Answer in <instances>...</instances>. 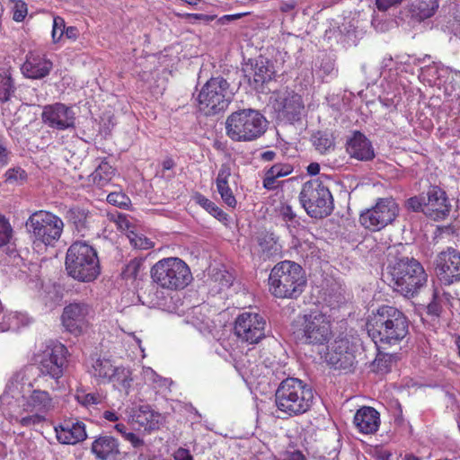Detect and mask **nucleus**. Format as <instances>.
<instances>
[{
	"mask_svg": "<svg viewBox=\"0 0 460 460\" xmlns=\"http://www.w3.org/2000/svg\"><path fill=\"white\" fill-rule=\"evenodd\" d=\"M31 370L24 367L15 372L0 396L3 413L25 428L44 422L58 407L57 396L36 387L30 380Z\"/></svg>",
	"mask_w": 460,
	"mask_h": 460,
	"instance_id": "f257e3e1",
	"label": "nucleus"
},
{
	"mask_svg": "<svg viewBox=\"0 0 460 460\" xmlns=\"http://www.w3.org/2000/svg\"><path fill=\"white\" fill-rule=\"evenodd\" d=\"M367 330L376 346L396 345L407 336L409 321L406 315L396 307L382 305L376 313L369 315Z\"/></svg>",
	"mask_w": 460,
	"mask_h": 460,
	"instance_id": "f03ea898",
	"label": "nucleus"
},
{
	"mask_svg": "<svg viewBox=\"0 0 460 460\" xmlns=\"http://www.w3.org/2000/svg\"><path fill=\"white\" fill-rule=\"evenodd\" d=\"M305 270L296 262L283 261L277 263L269 276L270 292L278 298H297L305 290Z\"/></svg>",
	"mask_w": 460,
	"mask_h": 460,
	"instance_id": "7ed1b4c3",
	"label": "nucleus"
},
{
	"mask_svg": "<svg viewBox=\"0 0 460 460\" xmlns=\"http://www.w3.org/2000/svg\"><path fill=\"white\" fill-rule=\"evenodd\" d=\"M314 393L310 386L294 377L283 380L275 393V402L279 411L288 416L306 412L312 406Z\"/></svg>",
	"mask_w": 460,
	"mask_h": 460,
	"instance_id": "20e7f679",
	"label": "nucleus"
},
{
	"mask_svg": "<svg viewBox=\"0 0 460 460\" xmlns=\"http://www.w3.org/2000/svg\"><path fill=\"white\" fill-rule=\"evenodd\" d=\"M65 265L67 274L81 282H91L101 273L97 251L85 242L77 241L70 245Z\"/></svg>",
	"mask_w": 460,
	"mask_h": 460,
	"instance_id": "39448f33",
	"label": "nucleus"
},
{
	"mask_svg": "<svg viewBox=\"0 0 460 460\" xmlns=\"http://www.w3.org/2000/svg\"><path fill=\"white\" fill-rule=\"evenodd\" d=\"M292 327L296 339L303 344L324 345L332 337L331 316L319 310L299 314Z\"/></svg>",
	"mask_w": 460,
	"mask_h": 460,
	"instance_id": "423d86ee",
	"label": "nucleus"
},
{
	"mask_svg": "<svg viewBox=\"0 0 460 460\" xmlns=\"http://www.w3.org/2000/svg\"><path fill=\"white\" fill-rule=\"evenodd\" d=\"M268 121L253 109L232 112L226 120V136L235 142H250L261 137L267 129Z\"/></svg>",
	"mask_w": 460,
	"mask_h": 460,
	"instance_id": "0eeeda50",
	"label": "nucleus"
},
{
	"mask_svg": "<svg viewBox=\"0 0 460 460\" xmlns=\"http://www.w3.org/2000/svg\"><path fill=\"white\" fill-rule=\"evenodd\" d=\"M390 285L404 296H412L427 281L422 265L415 259L402 258L390 270Z\"/></svg>",
	"mask_w": 460,
	"mask_h": 460,
	"instance_id": "6e6552de",
	"label": "nucleus"
},
{
	"mask_svg": "<svg viewBox=\"0 0 460 460\" xmlns=\"http://www.w3.org/2000/svg\"><path fill=\"white\" fill-rule=\"evenodd\" d=\"M151 277L160 288L168 290H180L192 280L187 263L178 257L159 260L151 269Z\"/></svg>",
	"mask_w": 460,
	"mask_h": 460,
	"instance_id": "1a4fd4ad",
	"label": "nucleus"
},
{
	"mask_svg": "<svg viewBox=\"0 0 460 460\" xmlns=\"http://www.w3.org/2000/svg\"><path fill=\"white\" fill-rule=\"evenodd\" d=\"M234 98L230 84L222 76L211 77L200 88L198 96L199 110L206 116L225 111Z\"/></svg>",
	"mask_w": 460,
	"mask_h": 460,
	"instance_id": "9d476101",
	"label": "nucleus"
},
{
	"mask_svg": "<svg viewBox=\"0 0 460 460\" xmlns=\"http://www.w3.org/2000/svg\"><path fill=\"white\" fill-rule=\"evenodd\" d=\"M299 200L311 217H325L333 208L331 191L320 179L310 180L303 184Z\"/></svg>",
	"mask_w": 460,
	"mask_h": 460,
	"instance_id": "9b49d317",
	"label": "nucleus"
},
{
	"mask_svg": "<svg viewBox=\"0 0 460 460\" xmlns=\"http://www.w3.org/2000/svg\"><path fill=\"white\" fill-rule=\"evenodd\" d=\"M26 226L31 235L33 243L48 246L54 245L62 234L64 223L62 219L48 211H37L31 215Z\"/></svg>",
	"mask_w": 460,
	"mask_h": 460,
	"instance_id": "f8f14e48",
	"label": "nucleus"
},
{
	"mask_svg": "<svg viewBox=\"0 0 460 460\" xmlns=\"http://www.w3.org/2000/svg\"><path fill=\"white\" fill-rule=\"evenodd\" d=\"M398 212L399 208L394 199H378L374 207L360 213L359 222L366 229L380 231L395 220Z\"/></svg>",
	"mask_w": 460,
	"mask_h": 460,
	"instance_id": "ddd939ff",
	"label": "nucleus"
},
{
	"mask_svg": "<svg viewBox=\"0 0 460 460\" xmlns=\"http://www.w3.org/2000/svg\"><path fill=\"white\" fill-rule=\"evenodd\" d=\"M67 349L60 342H51L40 355V376H49L57 383L63 376L67 364Z\"/></svg>",
	"mask_w": 460,
	"mask_h": 460,
	"instance_id": "4468645a",
	"label": "nucleus"
},
{
	"mask_svg": "<svg viewBox=\"0 0 460 460\" xmlns=\"http://www.w3.org/2000/svg\"><path fill=\"white\" fill-rule=\"evenodd\" d=\"M270 102L278 118L289 123L300 120L305 110L301 95L288 89L273 92Z\"/></svg>",
	"mask_w": 460,
	"mask_h": 460,
	"instance_id": "2eb2a0df",
	"label": "nucleus"
},
{
	"mask_svg": "<svg viewBox=\"0 0 460 460\" xmlns=\"http://www.w3.org/2000/svg\"><path fill=\"white\" fill-rule=\"evenodd\" d=\"M266 321L256 312L245 311L234 321V334L243 342L256 344L265 337Z\"/></svg>",
	"mask_w": 460,
	"mask_h": 460,
	"instance_id": "dca6fc26",
	"label": "nucleus"
},
{
	"mask_svg": "<svg viewBox=\"0 0 460 460\" xmlns=\"http://www.w3.org/2000/svg\"><path fill=\"white\" fill-rule=\"evenodd\" d=\"M92 307L83 302H75L65 306L61 321L65 329L74 335H80L89 326L93 317Z\"/></svg>",
	"mask_w": 460,
	"mask_h": 460,
	"instance_id": "f3484780",
	"label": "nucleus"
},
{
	"mask_svg": "<svg viewBox=\"0 0 460 460\" xmlns=\"http://www.w3.org/2000/svg\"><path fill=\"white\" fill-rule=\"evenodd\" d=\"M41 120L46 126L56 130L75 128V113L73 108L62 102L45 105L42 108Z\"/></svg>",
	"mask_w": 460,
	"mask_h": 460,
	"instance_id": "a211bd4d",
	"label": "nucleus"
},
{
	"mask_svg": "<svg viewBox=\"0 0 460 460\" xmlns=\"http://www.w3.org/2000/svg\"><path fill=\"white\" fill-rule=\"evenodd\" d=\"M435 270L444 285L460 281V252L451 247L440 252L435 259Z\"/></svg>",
	"mask_w": 460,
	"mask_h": 460,
	"instance_id": "6ab92c4d",
	"label": "nucleus"
},
{
	"mask_svg": "<svg viewBox=\"0 0 460 460\" xmlns=\"http://www.w3.org/2000/svg\"><path fill=\"white\" fill-rule=\"evenodd\" d=\"M355 359V351L348 338L336 339L325 355L326 362L336 369L350 370Z\"/></svg>",
	"mask_w": 460,
	"mask_h": 460,
	"instance_id": "aec40b11",
	"label": "nucleus"
},
{
	"mask_svg": "<svg viewBox=\"0 0 460 460\" xmlns=\"http://www.w3.org/2000/svg\"><path fill=\"white\" fill-rule=\"evenodd\" d=\"M450 204L446 192L437 186L429 189L426 194L424 214L434 219H444L450 211Z\"/></svg>",
	"mask_w": 460,
	"mask_h": 460,
	"instance_id": "412c9836",
	"label": "nucleus"
},
{
	"mask_svg": "<svg viewBox=\"0 0 460 460\" xmlns=\"http://www.w3.org/2000/svg\"><path fill=\"white\" fill-rule=\"evenodd\" d=\"M55 432L58 442L66 445H75L87 437L84 423L77 420H64L55 427Z\"/></svg>",
	"mask_w": 460,
	"mask_h": 460,
	"instance_id": "4be33fe9",
	"label": "nucleus"
},
{
	"mask_svg": "<svg viewBox=\"0 0 460 460\" xmlns=\"http://www.w3.org/2000/svg\"><path fill=\"white\" fill-rule=\"evenodd\" d=\"M346 151L351 158L358 161H370L375 157L372 143L359 131H354L347 139Z\"/></svg>",
	"mask_w": 460,
	"mask_h": 460,
	"instance_id": "5701e85b",
	"label": "nucleus"
},
{
	"mask_svg": "<svg viewBox=\"0 0 460 460\" xmlns=\"http://www.w3.org/2000/svg\"><path fill=\"white\" fill-rule=\"evenodd\" d=\"M52 62L44 56L30 52L21 67L22 75L31 79H41L52 69Z\"/></svg>",
	"mask_w": 460,
	"mask_h": 460,
	"instance_id": "b1692460",
	"label": "nucleus"
},
{
	"mask_svg": "<svg viewBox=\"0 0 460 460\" xmlns=\"http://www.w3.org/2000/svg\"><path fill=\"white\" fill-rule=\"evenodd\" d=\"M354 424L359 432L363 434H373L376 432L379 428L380 414L373 407L363 406L355 413Z\"/></svg>",
	"mask_w": 460,
	"mask_h": 460,
	"instance_id": "393cba45",
	"label": "nucleus"
},
{
	"mask_svg": "<svg viewBox=\"0 0 460 460\" xmlns=\"http://www.w3.org/2000/svg\"><path fill=\"white\" fill-rule=\"evenodd\" d=\"M92 452L99 460H110L119 453L118 441L111 436H100L92 444Z\"/></svg>",
	"mask_w": 460,
	"mask_h": 460,
	"instance_id": "a878e982",
	"label": "nucleus"
},
{
	"mask_svg": "<svg viewBox=\"0 0 460 460\" xmlns=\"http://www.w3.org/2000/svg\"><path fill=\"white\" fill-rule=\"evenodd\" d=\"M132 421L144 429H155L158 428L160 415L154 411L150 405H140L133 411Z\"/></svg>",
	"mask_w": 460,
	"mask_h": 460,
	"instance_id": "bb28decb",
	"label": "nucleus"
},
{
	"mask_svg": "<svg viewBox=\"0 0 460 460\" xmlns=\"http://www.w3.org/2000/svg\"><path fill=\"white\" fill-rule=\"evenodd\" d=\"M132 383L133 377L130 368L123 366L115 367L111 379L107 381V384H112L117 390L127 394L129 393Z\"/></svg>",
	"mask_w": 460,
	"mask_h": 460,
	"instance_id": "cd10ccee",
	"label": "nucleus"
},
{
	"mask_svg": "<svg viewBox=\"0 0 460 460\" xmlns=\"http://www.w3.org/2000/svg\"><path fill=\"white\" fill-rule=\"evenodd\" d=\"M438 8V0H414L410 12L412 18L421 22L433 16Z\"/></svg>",
	"mask_w": 460,
	"mask_h": 460,
	"instance_id": "c85d7f7f",
	"label": "nucleus"
},
{
	"mask_svg": "<svg viewBox=\"0 0 460 460\" xmlns=\"http://www.w3.org/2000/svg\"><path fill=\"white\" fill-rule=\"evenodd\" d=\"M292 172L293 167L289 164H276L272 165L265 173L262 182L263 187L268 190H275L278 187L276 180L288 176Z\"/></svg>",
	"mask_w": 460,
	"mask_h": 460,
	"instance_id": "c756f323",
	"label": "nucleus"
},
{
	"mask_svg": "<svg viewBox=\"0 0 460 460\" xmlns=\"http://www.w3.org/2000/svg\"><path fill=\"white\" fill-rule=\"evenodd\" d=\"M115 175V169L105 160H102L91 173L90 181L97 187H104L111 182Z\"/></svg>",
	"mask_w": 460,
	"mask_h": 460,
	"instance_id": "7c9ffc66",
	"label": "nucleus"
},
{
	"mask_svg": "<svg viewBox=\"0 0 460 460\" xmlns=\"http://www.w3.org/2000/svg\"><path fill=\"white\" fill-rule=\"evenodd\" d=\"M116 366L109 358H96L92 364L90 374L99 383L107 384Z\"/></svg>",
	"mask_w": 460,
	"mask_h": 460,
	"instance_id": "2f4dec72",
	"label": "nucleus"
},
{
	"mask_svg": "<svg viewBox=\"0 0 460 460\" xmlns=\"http://www.w3.org/2000/svg\"><path fill=\"white\" fill-rule=\"evenodd\" d=\"M204 307L195 306L187 316V323L192 324L201 333H210L213 328V323L203 313Z\"/></svg>",
	"mask_w": 460,
	"mask_h": 460,
	"instance_id": "473e14b6",
	"label": "nucleus"
},
{
	"mask_svg": "<svg viewBox=\"0 0 460 460\" xmlns=\"http://www.w3.org/2000/svg\"><path fill=\"white\" fill-rule=\"evenodd\" d=\"M251 69L252 72L249 75V77L250 80H253L255 87L258 85H262L264 83L271 80L272 78V66L263 59L256 60L255 64L252 66Z\"/></svg>",
	"mask_w": 460,
	"mask_h": 460,
	"instance_id": "72a5a7b5",
	"label": "nucleus"
},
{
	"mask_svg": "<svg viewBox=\"0 0 460 460\" xmlns=\"http://www.w3.org/2000/svg\"><path fill=\"white\" fill-rule=\"evenodd\" d=\"M31 318L27 314L11 312L4 316V322L0 323V331H18L21 327L27 326Z\"/></svg>",
	"mask_w": 460,
	"mask_h": 460,
	"instance_id": "f704fd0d",
	"label": "nucleus"
},
{
	"mask_svg": "<svg viewBox=\"0 0 460 460\" xmlns=\"http://www.w3.org/2000/svg\"><path fill=\"white\" fill-rule=\"evenodd\" d=\"M258 244L261 252L267 258L277 255L281 251V245L274 234L264 232L258 236Z\"/></svg>",
	"mask_w": 460,
	"mask_h": 460,
	"instance_id": "c9c22d12",
	"label": "nucleus"
},
{
	"mask_svg": "<svg viewBox=\"0 0 460 460\" xmlns=\"http://www.w3.org/2000/svg\"><path fill=\"white\" fill-rule=\"evenodd\" d=\"M195 202L220 222H227L228 217L218 206L200 193L193 197Z\"/></svg>",
	"mask_w": 460,
	"mask_h": 460,
	"instance_id": "e433bc0d",
	"label": "nucleus"
},
{
	"mask_svg": "<svg viewBox=\"0 0 460 460\" xmlns=\"http://www.w3.org/2000/svg\"><path fill=\"white\" fill-rule=\"evenodd\" d=\"M69 219L75 226L81 235H84L85 230L88 228V212L84 209L75 208L69 210Z\"/></svg>",
	"mask_w": 460,
	"mask_h": 460,
	"instance_id": "4c0bfd02",
	"label": "nucleus"
},
{
	"mask_svg": "<svg viewBox=\"0 0 460 460\" xmlns=\"http://www.w3.org/2000/svg\"><path fill=\"white\" fill-rule=\"evenodd\" d=\"M4 182L10 185H22L28 179V174L20 166L9 168L4 174Z\"/></svg>",
	"mask_w": 460,
	"mask_h": 460,
	"instance_id": "58836bf2",
	"label": "nucleus"
},
{
	"mask_svg": "<svg viewBox=\"0 0 460 460\" xmlns=\"http://www.w3.org/2000/svg\"><path fill=\"white\" fill-rule=\"evenodd\" d=\"M313 144L322 155L327 154L334 148L333 138L326 133L317 132L313 136Z\"/></svg>",
	"mask_w": 460,
	"mask_h": 460,
	"instance_id": "ea45409f",
	"label": "nucleus"
},
{
	"mask_svg": "<svg viewBox=\"0 0 460 460\" xmlns=\"http://www.w3.org/2000/svg\"><path fill=\"white\" fill-rule=\"evenodd\" d=\"M279 215L280 218L285 222L289 232L296 228L299 226V219L293 210L292 207L288 204H282L279 208Z\"/></svg>",
	"mask_w": 460,
	"mask_h": 460,
	"instance_id": "a19ab883",
	"label": "nucleus"
},
{
	"mask_svg": "<svg viewBox=\"0 0 460 460\" xmlns=\"http://www.w3.org/2000/svg\"><path fill=\"white\" fill-rule=\"evenodd\" d=\"M15 87L11 75L7 72L0 74V102H4L10 100L14 93Z\"/></svg>",
	"mask_w": 460,
	"mask_h": 460,
	"instance_id": "79ce46f5",
	"label": "nucleus"
},
{
	"mask_svg": "<svg viewBox=\"0 0 460 460\" xmlns=\"http://www.w3.org/2000/svg\"><path fill=\"white\" fill-rule=\"evenodd\" d=\"M75 398L78 403L87 409L94 407L103 401V396L98 393H78Z\"/></svg>",
	"mask_w": 460,
	"mask_h": 460,
	"instance_id": "37998d69",
	"label": "nucleus"
},
{
	"mask_svg": "<svg viewBox=\"0 0 460 460\" xmlns=\"http://www.w3.org/2000/svg\"><path fill=\"white\" fill-rule=\"evenodd\" d=\"M142 263L140 261L131 260L123 269L121 272L122 279L126 280H136L138 277Z\"/></svg>",
	"mask_w": 460,
	"mask_h": 460,
	"instance_id": "c03bdc74",
	"label": "nucleus"
},
{
	"mask_svg": "<svg viewBox=\"0 0 460 460\" xmlns=\"http://www.w3.org/2000/svg\"><path fill=\"white\" fill-rule=\"evenodd\" d=\"M392 364V356L390 354L378 353L373 361L374 370L379 373H387Z\"/></svg>",
	"mask_w": 460,
	"mask_h": 460,
	"instance_id": "a18cd8bd",
	"label": "nucleus"
},
{
	"mask_svg": "<svg viewBox=\"0 0 460 460\" xmlns=\"http://www.w3.org/2000/svg\"><path fill=\"white\" fill-rule=\"evenodd\" d=\"M128 238L135 248L146 250L153 247V242L143 234L130 232Z\"/></svg>",
	"mask_w": 460,
	"mask_h": 460,
	"instance_id": "49530a36",
	"label": "nucleus"
},
{
	"mask_svg": "<svg viewBox=\"0 0 460 460\" xmlns=\"http://www.w3.org/2000/svg\"><path fill=\"white\" fill-rule=\"evenodd\" d=\"M65 31V20L60 16H55L53 19L51 38L53 43H58L61 40Z\"/></svg>",
	"mask_w": 460,
	"mask_h": 460,
	"instance_id": "de8ad7c7",
	"label": "nucleus"
},
{
	"mask_svg": "<svg viewBox=\"0 0 460 460\" xmlns=\"http://www.w3.org/2000/svg\"><path fill=\"white\" fill-rule=\"evenodd\" d=\"M319 72L323 77L331 78L337 76L338 73L337 69L335 68L334 61L330 58H323L319 67Z\"/></svg>",
	"mask_w": 460,
	"mask_h": 460,
	"instance_id": "09e8293b",
	"label": "nucleus"
},
{
	"mask_svg": "<svg viewBox=\"0 0 460 460\" xmlns=\"http://www.w3.org/2000/svg\"><path fill=\"white\" fill-rule=\"evenodd\" d=\"M13 229L9 221L4 217L0 215V247L5 245L11 236H12Z\"/></svg>",
	"mask_w": 460,
	"mask_h": 460,
	"instance_id": "8fccbe9b",
	"label": "nucleus"
},
{
	"mask_svg": "<svg viewBox=\"0 0 460 460\" xmlns=\"http://www.w3.org/2000/svg\"><path fill=\"white\" fill-rule=\"evenodd\" d=\"M232 174L231 167L229 164H221L217 179H216V185L217 188L218 187H225L229 186L228 180Z\"/></svg>",
	"mask_w": 460,
	"mask_h": 460,
	"instance_id": "3c124183",
	"label": "nucleus"
},
{
	"mask_svg": "<svg viewBox=\"0 0 460 460\" xmlns=\"http://www.w3.org/2000/svg\"><path fill=\"white\" fill-rule=\"evenodd\" d=\"M28 13L27 4L22 0H16L13 8V19L15 22H22Z\"/></svg>",
	"mask_w": 460,
	"mask_h": 460,
	"instance_id": "603ef678",
	"label": "nucleus"
},
{
	"mask_svg": "<svg viewBox=\"0 0 460 460\" xmlns=\"http://www.w3.org/2000/svg\"><path fill=\"white\" fill-rule=\"evenodd\" d=\"M217 189L221 196V199L228 207L234 208L236 206V199L229 186L218 187Z\"/></svg>",
	"mask_w": 460,
	"mask_h": 460,
	"instance_id": "864d4df0",
	"label": "nucleus"
},
{
	"mask_svg": "<svg viewBox=\"0 0 460 460\" xmlns=\"http://www.w3.org/2000/svg\"><path fill=\"white\" fill-rule=\"evenodd\" d=\"M215 281H217L220 288H229L233 284L234 278L226 270H219L214 275Z\"/></svg>",
	"mask_w": 460,
	"mask_h": 460,
	"instance_id": "5fc2aeb1",
	"label": "nucleus"
},
{
	"mask_svg": "<svg viewBox=\"0 0 460 460\" xmlns=\"http://www.w3.org/2000/svg\"><path fill=\"white\" fill-rule=\"evenodd\" d=\"M441 297L440 293L437 290L433 293L432 301L428 305V313L432 315L438 316L441 313Z\"/></svg>",
	"mask_w": 460,
	"mask_h": 460,
	"instance_id": "6e6d98bb",
	"label": "nucleus"
},
{
	"mask_svg": "<svg viewBox=\"0 0 460 460\" xmlns=\"http://www.w3.org/2000/svg\"><path fill=\"white\" fill-rule=\"evenodd\" d=\"M185 18L189 22L195 24L199 22L208 23L212 22L216 18V16L205 13H187L185 15Z\"/></svg>",
	"mask_w": 460,
	"mask_h": 460,
	"instance_id": "4d7b16f0",
	"label": "nucleus"
},
{
	"mask_svg": "<svg viewBox=\"0 0 460 460\" xmlns=\"http://www.w3.org/2000/svg\"><path fill=\"white\" fill-rule=\"evenodd\" d=\"M426 203V195L425 196H415L408 199L407 205L408 208L412 209L413 211H421L424 213V207Z\"/></svg>",
	"mask_w": 460,
	"mask_h": 460,
	"instance_id": "13d9d810",
	"label": "nucleus"
},
{
	"mask_svg": "<svg viewBox=\"0 0 460 460\" xmlns=\"http://www.w3.org/2000/svg\"><path fill=\"white\" fill-rule=\"evenodd\" d=\"M403 0H376V5L378 11L385 12L392 7H396L402 4Z\"/></svg>",
	"mask_w": 460,
	"mask_h": 460,
	"instance_id": "bf43d9fd",
	"label": "nucleus"
},
{
	"mask_svg": "<svg viewBox=\"0 0 460 460\" xmlns=\"http://www.w3.org/2000/svg\"><path fill=\"white\" fill-rule=\"evenodd\" d=\"M128 198L120 192H111L107 196V201L110 204L115 205V206H124L126 205V200Z\"/></svg>",
	"mask_w": 460,
	"mask_h": 460,
	"instance_id": "052dcab7",
	"label": "nucleus"
},
{
	"mask_svg": "<svg viewBox=\"0 0 460 460\" xmlns=\"http://www.w3.org/2000/svg\"><path fill=\"white\" fill-rule=\"evenodd\" d=\"M275 460H305V456L298 450L286 451Z\"/></svg>",
	"mask_w": 460,
	"mask_h": 460,
	"instance_id": "680f3d73",
	"label": "nucleus"
},
{
	"mask_svg": "<svg viewBox=\"0 0 460 460\" xmlns=\"http://www.w3.org/2000/svg\"><path fill=\"white\" fill-rule=\"evenodd\" d=\"M422 73L431 76L433 79H437L439 77V70H443L442 67H440V65L435 64L434 66H425L421 68Z\"/></svg>",
	"mask_w": 460,
	"mask_h": 460,
	"instance_id": "e2e57ef3",
	"label": "nucleus"
},
{
	"mask_svg": "<svg viewBox=\"0 0 460 460\" xmlns=\"http://www.w3.org/2000/svg\"><path fill=\"white\" fill-rule=\"evenodd\" d=\"M125 439L127 441H128L129 443H131V445L134 447H142L144 445L143 439L140 438L137 434H135L133 432H130V431L126 434Z\"/></svg>",
	"mask_w": 460,
	"mask_h": 460,
	"instance_id": "0e129e2a",
	"label": "nucleus"
},
{
	"mask_svg": "<svg viewBox=\"0 0 460 460\" xmlns=\"http://www.w3.org/2000/svg\"><path fill=\"white\" fill-rule=\"evenodd\" d=\"M174 460H193V457L190 451L185 448H178L174 455H173Z\"/></svg>",
	"mask_w": 460,
	"mask_h": 460,
	"instance_id": "69168bd1",
	"label": "nucleus"
},
{
	"mask_svg": "<svg viewBox=\"0 0 460 460\" xmlns=\"http://www.w3.org/2000/svg\"><path fill=\"white\" fill-rule=\"evenodd\" d=\"M10 155L7 148L0 144V167H4L9 164Z\"/></svg>",
	"mask_w": 460,
	"mask_h": 460,
	"instance_id": "338daca9",
	"label": "nucleus"
},
{
	"mask_svg": "<svg viewBox=\"0 0 460 460\" xmlns=\"http://www.w3.org/2000/svg\"><path fill=\"white\" fill-rule=\"evenodd\" d=\"M64 35L69 40H75L79 35V31L75 26H69V27L65 26Z\"/></svg>",
	"mask_w": 460,
	"mask_h": 460,
	"instance_id": "774afa93",
	"label": "nucleus"
}]
</instances>
